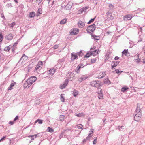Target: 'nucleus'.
<instances>
[{
	"mask_svg": "<svg viewBox=\"0 0 145 145\" xmlns=\"http://www.w3.org/2000/svg\"><path fill=\"white\" fill-rule=\"evenodd\" d=\"M37 80V78L35 76H32L29 78L25 82L24 84L25 88H28L32 84L35 82Z\"/></svg>",
	"mask_w": 145,
	"mask_h": 145,
	"instance_id": "f257e3e1",
	"label": "nucleus"
},
{
	"mask_svg": "<svg viewBox=\"0 0 145 145\" xmlns=\"http://www.w3.org/2000/svg\"><path fill=\"white\" fill-rule=\"evenodd\" d=\"M96 28L95 25L94 24L89 26L86 29L87 33H90V32L89 31V30L91 32H93L95 30Z\"/></svg>",
	"mask_w": 145,
	"mask_h": 145,
	"instance_id": "f03ea898",
	"label": "nucleus"
},
{
	"mask_svg": "<svg viewBox=\"0 0 145 145\" xmlns=\"http://www.w3.org/2000/svg\"><path fill=\"white\" fill-rule=\"evenodd\" d=\"M79 32V29L78 28H75L72 29L70 32V35H74L78 33Z\"/></svg>",
	"mask_w": 145,
	"mask_h": 145,
	"instance_id": "7ed1b4c3",
	"label": "nucleus"
},
{
	"mask_svg": "<svg viewBox=\"0 0 145 145\" xmlns=\"http://www.w3.org/2000/svg\"><path fill=\"white\" fill-rule=\"evenodd\" d=\"M90 85L92 86L98 88V89L101 86V84L97 82L96 81L91 82L90 83Z\"/></svg>",
	"mask_w": 145,
	"mask_h": 145,
	"instance_id": "20e7f679",
	"label": "nucleus"
},
{
	"mask_svg": "<svg viewBox=\"0 0 145 145\" xmlns=\"http://www.w3.org/2000/svg\"><path fill=\"white\" fill-rule=\"evenodd\" d=\"M67 76L70 80L72 81L75 77V74L73 73L70 72L67 74Z\"/></svg>",
	"mask_w": 145,
	"mask_h": 145,
	"instance_id": "39448f33",
	"label": "nucleus"
},
{
	"mask_svg": "<svg viewBox=\"0 0 145 145\" xmlns=\"http://www.w3.org/2000/svg\"><path fill=\"white\" fill-rule=\"evenodd\" d=\"M43 64L42 62L41 61H39L36 67H35V71H37L38 70H40L42 67Z\"/></svg>",
	"mask_w": 145,
	"mask_h": 145,
	"instance_id": "423d86ee",
	"label": "nucleus"
},
{
	"mask_svg": "<svg viewBox=\"0 0 145 145\" xmlns=\"http://www.w3.org/2000/svg\"><path fill=\"white\" fill-rule=\"evenodd\" d=\"M141 114H137L134 117V120L137 122L141 118Z\"/></svg>",
	"mask_w": 145,
	"mask_h": 145,
	"instance_id": "0eeeda50",
	"label": "nucleus"
},
{
	"mask_svg": "<svg viewBox=\"0 0 145 145\" xmlns=\"http://www.w3.org/2000/svg\"><path fill=\"white\" fill-rule=\"evenodd\" d=\"M120 63V61H114L112 62V64H113L111 66V69H115L114 67H116Z\"/></svg>",
	"mask_w": 145,
	"mask_h": 145,
	"instance_id": "6e6552de",
	"label": "nucleus"
},
{
	"mask_svg": "<svg viewBox=\"0 0 145 145\" xmlns=\"http://www.w3.org/2000/svg\"><path fill=\"white\" fill-rule=\"evenodd\" d=\"M68 82L69 79H67L65 80L63 84L62 85H61L60 88L61 89H63L65 88L68 84Z\"/></svg>",
	"mask_w": 145,
	"mask_h": 145,
	"instance_id": "1a4fd4ad",
	"label": "nucleus"
},
{
	"mask_svg": "<svg viewBox=\"0 0 145 145\" xmlns=\"http://www.w3.org/2000/svg\"><path fill=\"white\" fill-rule=\"evenodd\" d=\"M132 18V17L130 14L126 15L124 16L123 20L125 21L129 20Z\"/></svg>",
	"mask_w": 145,
	"mask_h": 145,
	"instance_id": "9d476101",
	"label": "nucleus"
},
{
	"mask_svg": "<svg viewBox=\"0 0 145 145\" xmlns=\"http://www.w3.org/2000/svg\"><path fill=\"white\" fill-rule=\"evenodd\" d=\"M84 23L81 21H79L78 23V25L79 27L82 28L85 25Z\"/></svg>",
	"mask_w": 145,
	"mask_h": 145,
	"instance_id": "9b49d317",
	"label": "nucleus"
},
{
	"mask_svg": "<svg viewBox=\"0 0 145 145\" xmlns=\"http://www.w3.org/2000/svg\"><path fill=\"white\" fill-rule=\"evenodd\" d=\"M71 60L72 61L78 58V56L75 53H71Z\"/></svg>",
	"mask_w": 145,
	"mask_h": 145,
	"instance_id": "f8f14e48",
	"label": "nucleus"
},
{
	"mask_svg": "<svg viewBox=\"0 0 145 145\" xmlns=\"http://www.w3.org/2000/svg\"><path fill=\"white\" fill-rule=\"evenodd\" d=\"M5 37L7 40H11L13 38V35L12 34L10 33L8 35H6Z\"/></svg>",
	"mask_w": 145,
	"mask_h": 145,
	"instance_id": "ddd939ff",
	"label": "nucleus"
},
{
	"mask_svg": "<svg viewBox=\"0 0 145 145\" xmlns=\"http://www.w3.org/2000/svg\"><path fill=\"white\" fill-rule=\"evenodd\" d=\"M98 90H99V95L98 96V97L99 99H101L103 98V94L102 93V90L100 88H98Z\"/></svg>",
	"mask_w": 145,
	"mask_h": 145,
	"instance_id": "4468645a",
	"label": "nucleus"
},
{
	"mask_svg": "<svg viewBox=\"0 0 145 145\" xmlns=\"http://www.w3.org/2000/svg\"><path fill=\"white\" fill-rule=\"evenodd\" d=\"M72 5L71 2H69L66 5L65 8L66 10H69L71 8Z\"/></svg>",
	"mask_w": 145,
	"mask_h": 145,
	"instance_id": "2eb2a0df",
	"label": "nucleus"
},
{
	"mask_svg": "<svg viewBox=\"0 0 145 145\" xmlns=\"http://www.w3.org/2000/svg\"><path fill=\"white\" fill-rule=\"evenodd\" d=\"M122 54L123 55H125L127 57L130 56V53L128 52V49H125L122 51Z\"/></svg>",
	"mask_w": 145,
	"mask_h": 145,
	"instance_id": "dca6fc26",
	"label": "nucleus"
},
{
	"mask_svg": "<svg viewBox=\"0 0 145 145\" xmlns=\"http://www.w3.org/2000/svg\"><path fill=\"white\" fill-rule=\"evenodd\" d=\"M93 52L89 51L87 52L86 55L84 56L85 58H89L90 56L93 55Z\"/></svg>",
	"mask_w": 145,
	"mask_h": 145,
	"instance_id": "f3484780",
	"label": "nucleus"
},
{
	"mask_svg": "<svg viewBox=\"0 0 145 145\" xmlns=\"http://www.w3.org/2000/svg\"><path fill=\"white\" fill-rule=\"evenodd\" d=\"M34 66V64L33 62L31 63L29 65H28L27 67V71L28 72H29L31 69H32L33 67Z\"/></svg>",
	"mask_w": 145,
	"mask_h": 145,
	"instance_id": "a211bd4d",
	"label": "nucleus"
},
{
	"mask_svg": "<svg viewBox=\"0 0 145 145\" xmlns=\"http://www.w3.org/2000/svg\"><path fill=\"white\" fill-rule=\"evenodd\" d=\"M10 85V86L8 88V90H12L13 88L12 87L14 86V85L16 84V82H14L13 81H12Z\"/></svg>",
	"mask_w": 145,
	"mask_h": 145,
	"instance_id": "6ab92c4d",
	"label": "nucleus"
},
{
	"mask_svg": "<svg viewBox=\"0 0 145 145\" xmlns=\"http://www.w3.org/2000/svg\"><path fill=\"white\" fill-rule=\"evenodd\" d=\"M139 105L138 103L137 104V108L136 110V112L138 113H140L141 114V113L140 112V107H139Z\"/></svg>",
	"mask_w": 145,
	"mask_h": 145,
	"instance_id": "aec40b11",
	"label": "nucleus"
},
{
	"mask_svg": "<svg viewBox=\"0 0 145 145\" xmlns=\"http://www.w3.org/2000/svg\"><path fill=\"white\" fill-rule=\"evenodd\" d=\"M55 70L54 69H52L49 70L48 71V72L49 74L51 75H53V74L55 73Z\"/></svg>",
	"mask_w": 145,
	"mask_h": 145,
	"instance_id": "412c9836",
	"label": "nucleus"
},
{
	"mask_svg": "<svg viewBox=\"0 0 145 145\" xmlns=\"http://www.w3.org/2000/svg\"><path fill=\"white\" fill-rule=\"evenodd\" d=\"M72 92L73 93V96L74 97H76L78 95V91L75 89L73 90Z\"/></svg>",
	"mask_w": 145,
	"mask_h": 145,
	"instance_id": "4be33fe9",
	"label": "nucleus"
},
{
	"mask_svg": "<svg viewBox=\"0 0 145 145\" xmlns=\"http://www.w3.org/2000/svg\"><path fill=\"white\" fill-rule=\"evenodd\" d=\"M92 37H93L95 40H98L100 39V37L99 36H96L95 35H92Z\"/></svg>",
	"mask_w": 145,
	"mask_h": 145,
	"instance_id": "5701e85b",
	"label": "nucleus"
},
{
	"mask_svg": "<svg viewBox=\"0 0 145 145\" xmlns=\"http://www.w3.org/2000/svg\"><path fill=\"white\" fill-rule=\"evenodd\" d=\"M42 10L41 8H39L37 11V16H39L40 14H41L42 13Z\"/></svg>",
	"mask_w": 145,
	"mask_h": 145,
	"instance_id": "b1692460",
	"label": "nucleus"
},
{
	"mask_svg": "<svg viewBox=\"0 0 145 145\" xmlns=\"http://www.w3.org/2000/svg\"><path fill=\"white\" fill-rule=\"evenodd\" d=\"M91 52H93V55L95 56L97 54H98V52H99V50H97L93 51H91Z\"/></svg>",
	"mask_w": 145,
	"mask_h": 145,
	"instance_id": "393cba45",
	"label": "nucleus"
},
{
	"mask_svg": "<svg viewBox=\"0 0 145 145\" xmlns=\"http://www.w3.org/2000/svg\"><path fill=\"white\" fill-rule=\"evenodd\" d=\"M12 47V46L11 45H9L8 46H7L5 47L4 49V50L5 51H9L10 50V48H11Z\"/></svg>",
	"mask_w": 145,
	"mask_h": 145,
	"instance_id": "a878e982",
	"label": "nucleus"
},
{
	"mask_svg": "<svg viewBox=\"0 0 145 145\" xmlns=\"http://www.w3.org/2000/svg\"><path fill=\"white\" fill-rule=\"evenodd\" d=\"M75 115L76 116L78 117H81L83 116H84L85 114L83 113L82 112L81 113L79 114H76Z\"/></svg>",
	"mask_w": 145,
	"mask_h": 145,
	"instance_id": "bb28decb",
	"label": "nucleus"
},
{
	"mask_svg": "<svg viewBox=\"0 0 145 145\" xmlns=\"http://www.w3.org/2000/svg\"><path fill=\"white\" fill-rule=\"evenodd\" d=\"M43 121L42 120L38 119L35 121V123L38 122L39 124H42L43 123Z\"/></svg>",
	"mask_w": 145,
	"mask_h": 145,
	"instance_id": "cd10ccee",
	"label": "nucleus"
},
{
	"mask_svg": "<svg viewBox=\"0 0 145 145\" xmlns=\"http://www.w3.org/2000/svg\"><path fill=\"white\" fill-rule=\"evenodd\" d=\"M88 7H83L80 9V11L81 12H85L86 11V10L88 9Z\"/></svg>",
	"mask_w": 145,
	"mask_h": 145,
	"instance_id": "c85d7f7f",
	"label": "nucleus"
},
{
	"mask_svg": "<svg viewBox=\"0 0 145 145\" xmlns=\"http://www.w3.org/2000/svg\"><path fill=\"white\" fill-rule=\"evenodd\" d=\"M77 55L80 57H82L83 55V53L82 52V50L77 53Z\"/></svg>",
	"mask_w": 145,
	"mask_h": 145,
	"instance_id": "c756f323",
	"label": "nucleus"
},
{
	"mask_svg": "<svg viewBox=\"0 0 145 145\" xmlns=\"http://www.w3.org/2000/svg\"><path fill=\"white\" fill-rule=\"evenodd\" d=\"M129 88L127 87H124L122 88L121 91H122L124 92L127 90Z\"/></svg>",
	"mask_w": 145,
	"mask_h": 145,
	"instance_id": "7c9ffc66",
	"label": "nucleus"
},
{
	"mask_svg": "<svg viewBox=\"0 0 145 145\" xmlns=\"http://www.w3.org/2000/svg\"><path fill=\"white\" fill-rule=\"evenodd\" d=\"M47 130L48 132L50 133H53L54 131V130L49 127H48L47 129Z\"/></svg>",
	"mask_w": 145,
	"mask_h": 145,
	"instance_id": "2f4dec72",
	"label": "nucleus"
},
{
	"mask_svg": "<svg viewBox=\"0 0 145 145\" xmlns=\"http://www.w3.org/2000/svg\"><path fill=\"white\" fill-rule=\"evenodd\" d=\"M65 95L64 94H62L61 95V98H60V100L61 101L63 102H64V97H63V96Z\"/></svg>",
	"mask_w": 145,
	"mask_h": 145,
	"instance_id": "473e14b6",
	"label": "nucleus"
},
{
	"mask_svg": "<svg viewBox=\"0 0 145 145\" xmlns=\"http://www.w3.org/2000/svg\"><path fill=\"white\" fill-rule=\"evenodd\" d=\"M35 15V13L34 12H30L29 14V16L30 18L34 17Z\"/></svg>",
	"mask_w": 145,
	"mask_h": 145,
	"instance_id": "72a5a7b5",
	"label": "nucleus"
},
{
	"mask_svg": "<svg viewBox=\"0 0 145 145\" xmlns=\"http://www.w3.org/2000/svg\"><path fill=\"white\" fill-rule=\"evenodd\" d=\"M92 136V135L91 133H89L87 137H86L87 139L88 140H89Z\"/></svg>",
	"mask_w": 145,
	"mask_h": 145,
	"instance_id": "f704fd0d",
	"label": "nucleus"
},
{
	"mask_svg": "<svg viewBox=\"0 0 145 145\" xmlns=\"http://www.w3.org/2000/svg\"><path fill=\"white\" fill-rule=\"evenodd\" d=\"M96 18L95 16L93 18L91 19L87 23L88 24H89L93 22L95 20V19Z\"/></svg>",
	"mask_w": 145,
	"mask_h": 145,
	"instance_id": "c9c22d12",
	"label": "nucleus"
},
{
	"mask_svg": "<svg viewBox=\"0 0 145 145\" xmlns=\"http://www.w3.org/2000/svg\"><path fill=\"white\" fill-rule=\"evenodd\" d=\"M77 127L79 129H83V126L81 124H80L77 125Z\"/></svg>",
	"mask_w": 145,
	"mask_h": 145,
	"instance_id": "e433bc0d",
	"label": "nucleus"
},
{
	"mask_svg": "<svg viewBox=\"0 0 145 145\" xmlns=\"http://www.w3.org/2000/svg\"><path fill=\"white\" fill-rule=\"evenodd\" d=\"M67 20L66 19H64L60 21V23L61 24H65Z\"/></svg>",
	"mask_w": 145,
	"mask_h": 145,
	"instance_id": "4c0bfd02",
	"label": "nucleus"
},
{
	"mask_svg": "<svg viewBox=\"0 0 145 145\" xmlns=\"http://www.w3.org/2000/svg\"><path fill=\"white\" fill-rule=\"evenodd\" d=\"M65 116L64 115H60L59 116V119L61 121H63L64 119Z\"/></svg>",
	"mask_w": 145,
	"mask_h": 145,
	"instance_id": "58836bf2",
	"label": "nucleus"
},
{
	"mask_svg": "<svg viewBox=\"0 0 145 145\" xmlns=\"http://www.w3.org/2000/svg\"><path fill=\"white\" fill-rule=\"evenodd\" d=\"M108 7H109L110 10H113L114 8V6L112 5L111 4H108Z\"/></svg>",
	"mask_w": 145,
	"mask_h": 145,
	"instance_id": "ea45409f",
	"label": "nucleus"
},
{
	"mask_svg": "<svg viewBox=\"0 0 145 145\" xmlns=\"http://www.w3.org/2000/svg\"><path fill=\"white\" fill-rule=\"evenodd\" d=\"M64 61V59L63 58L59 59L58 61V63L61 64Z\"/></svg>",
	"mask_w": 145,
	"mask_h": 145,
	"instance_id": "a19ab883",
	"label": "nucleus"
},
{
	"mask_svg": "<svg viewBox=\"0 0 145 145\" xmlns=\"http://www.w3.org/2000/svg\"><path fill=\"white\" fill-rule=\"evenodd\" d=\"M3 38V36L1 33H0V42L2 41Z\"/></svg>",
	"mask_w": 145,
	"mask_h": 145,
	"instance_id": "79ce46f5",
	"label": "nucleus"
},
{
	"mask_svg": "<svg viewBox=\"0 0 145 145\" xmlns=\"http://www.w3.org/2000/svg\"><path fill=\"white\" fill-rule=\"evenodd\" d=\"M16 24L15 22H13L10 25V28L13 27V26L15 25Z\"/></svg>",
	"mask_w": 145,
	"mask_h": 145,
	"instance_id": "37998d69",
	"label": "nucleus"
},
{
	"mask_svg": "<svg viewBox=\"0 0 145 145\" xmlns=\"http://www.w3.org/2000/svg\"><path fill=\"white\" fill-rule=\"evenodd\" d=\"M96 60V59L95 58L92 59H91V63H95Z\"/></svg>",
	"mask_w": 145,
	"mask_h": 145,
	"instance_id": "c03bdc74",
	"label": "nucleus"
},
{
	"mask_svg": "<svg viewBox=\"0 0 145 145\" xmlns=\"http://www.w3.org/2000/svg\"><path fill=\"white\" fill-rule=\"evenodd\" d=\"M95 139H94L93 142V144H95L97 143V137H95Z\"/></svg>",
	"mask_w": 145,
	"mask_h": 145,
	"instance_id": "a18cd8bd",
	"label": "nucleus"
},
{
	"mask_svg": "<svg viewBox=\"0 0 145 145\" xmlns=\"http://www.w3.org/2000/svg\"><path fill=\"white\" fill-rule=\"evenodd\" d=\"M80 67L79 66H78V65L76 69L77 71H76V72L77 73H78V71H80Z\"/></svg>",
	"mask_w": 145,
	"mask_h": 145,
	"instance_id": "49530a36",
	"label": "nucleus"
},
{
	"mask_svg": "<svg viewBox=\"0 0 145 145\" xmlns=\"http://www.w3.org/2000/svg\"><path fill=\"white\" fill-rule=\"evenodd\" d=\"M84 80V78L83 77H81L80 78H79L78 80V81L82 82L83 80Z\"/></svg>",
	"mask_w": 145,
	"mask_h": 145,
	"instance_id": "de8ad7c7",
	"label": "nucleus"
},
{
	"mask_svg": "<svg viewBox=\"0 0 145 145\" xmlns=\"http://www.w3.org/2000/svg\"><path fill=\"white\" fill-rule=\"evenodd\" d=\"M6 6L7 7H10L12 6L11 4V3H8L6 5Z\"/></svg>",
	"mask_w": 145,
	"mask_h": 145,
	"instance_id": "09e8293b",
	"label": "nucleus"
},
{
	"mask_svg": "<svg viewBox=\"0 0 145 145\" xmlns=\"http://www.w3.org/2000/svg\"><path fill=\"white\" fill-rule=\"evenodd\" d=\"M24 56H25L26 57H27V56H25V54H23V55H22V56L21 57V59H20V60L19 61V62L22 59H23Z\"/></svg>",
	"mask_w": 145,
	"mask_h": 145,
	"instance_id": "8fccbe9b",
	"label": "nucleus"
},
{
	"mask_svg": "<svg viewBox=\"0 0 145 145\" xmlns=\"http://www.w3.org/2000/svg\"><path fill=\"white\" fill-rule=\"evenodd\" d=\"M43 0H36V2L39 5L41 2Z\"/></svg>",
	"mask_w": 145,
	"mask_h": 145,
	"instance_id": "3c124183",
	"label": "nucleus"
},
{
	"mask_svg": "<svg viewBox=\"0 0 145 145\" xmlns=\"http://www.w3.org/2000/svg\"><path fill=\"white\" fill-rule=\"evenodd\" d=\"M18 119V116H16L14 120V121H16Z\"/></svg>",
	"mask_w": 145,
	"mask_h": 145,
	"instance_id": "603ef678",
	"label": "nucleus"
},
{
	"mask_svg": "<svg viewBox=\"0 0 145 145\" xmlns=\"http://www.w3.org/2000/svg\"><path fill=\"white\" fill-rule=\"evenodd\" d=\"M6 136H3L0 140V142L2 141H3L5 138Z\"/></svg>",
	"mask_w": 145,
	"mask_h": 145,
	"instance_id": "864d4df0",
	"label": "nucleus"
},
{
	"mask_svg": "<svg viewBox=\"0 0 145 145\" xmlns=\"http://www.w3.org/2000/svg\"><path fill=\"white\" fill-rule=\"evenodd\" d=\"M107 15V16L109 17L110 14H112V13L109 11H108L106 13Z\"/></svg>",
	"mask_w": 145,
	"mask_h": 145,
	"instance_id": "5fc2aeb1",
	"label": "nucleus"
},
{
	"mask_svg": "<svg viewBox=\"0 0 145 145\" xmlns=\"http://www.w3.org/2000/svg\"><path fill=\"white\" fill-rule=\"evenodd\" d=\"M115 71H116V72L117 74H118L119 73H120V71L117 69H115Z\"/></svg>",
	"mask_w": 145,
	"mask_h": 145,
	"instance_id": "6e6d98bb",
	"label": "nucleus"
},
{
	"mask_svg": "<svg viewBox=\"0 0 145 145\" xmlns=\"http://www.w3.org/2000/svg\"><path fill=\"white\" fill-rule=\"evenodd\" d=\"M109 19L110 20H112L113 19V16L112 15H110L109 16Z\"/></svg>",
	"mask_w": 145,
	"mask_h": 145,
	"instance_id": "4d7b16f0",
	"label": "nucleus"
},
{
	"mask_svg": "<svg viewBox=\"0 0 145 145\" xmlns=\"http://www.w3.org/2000/svg\"><path fill=\"white\" fill-rule=\"evenodd\" d=\"M84 64L83 63H81L78 66H79L80 67V68H82L84 66L83 65Z\"/></svg>",
	"mask_w": 145,
	"mask_h": 145,
	"instance_id": "13d9d810",
	"label": "nucleus"
},
{
	"mask_svg": "<svg viewBox=\"0 0 145 145\" xmlns=\"http://www.w3.org/2000/svg\"><path fill=\"white\" fill-rule=\"evenodd\" d=\"M119 59V57L117 56H116L115 57V58H114V59L115 60H118Z\"/></svg>",
	"mask_w": 145,
	"mask_h": 145,
	"instance_id": "bf43d9fd",
	"label": "nucleus"
},
{
	"mask_svg": "<svg viewBox=\"0 0 145 145\" xmlns=\"http://www.w3.org/2000/svg\"><path fill=\"white\" fill-rule=\"evenodd\" d=\"M14 123V121H10L9 122V124H10L11 125H13Z\"/></svg>",
	"mask_w": 145,
	"mask_h": 145,
	"instance_id": "052dcab7",
	"label": "nucleus"
},
{
	"mask_svg": "<svg viewBox=\"0 0 145 145\" xmlns=\"http://www.w3.org/2000/svg\"><path fill=\"white\" fill-rule=\"evenodd\" d=\"M35 134V135H32V137H35V138H36L37 136V135L38 134Z\"/></svg>",
	"mask_w": 145,
	"mask_h": 145,
	"instance_id": "680f3d73",
	"label": "nucleus"
},
{
	"mask_svg": "<svg viewBox=\"0 0 145 145\" xmlns=\"http://www.w3.org/2000/svg\"><path fill=\"white\" fill-rule=\"evenodd\" d=\"M37 100H36L37 101H38V103H37L36 104H39L40 103V99H37Z\"/></svg>",
	"mask_w": 145,
	"mask_h": 145,
	"instance_id": "e2e57ef3",
	"label": "nucleus"
},
{
	"mask_svg": "<svg viewBox=\"0 0 145 145\" xmlns=\"http://www.w3.org/2000/svg\"><path fill=\"white\" fill-rule=\"evenodd\" d=\"M102 75L103 76H104V77L106 75V72H103Z\"/></svg>",
	"mask_w": 145,
	"mask_h": 145,
	"instance_id": "0e129e2a",
	"label": "nucleus"
},
{
	"mask_svg": "<svg viewBox=\"0 0 145 145\" xmlns=\"http://www.w3.org/2000/svg\"><path fill=\"white\" fill-rule=\"evenodd\" d=\"M136 60H137V61L138 63L140 61V59L138 57V59H136Z\"/></svg>",
	"mask_w": 145,
	"mask_h": 145,
	"instance_id": "69168bd1",
	"label": "nucleus"
},
{
	"mask_svg": "<svg viewBox=\"0 0 145 145\" xmlns=\"http://www.w3.org/2000/svg\"><path fill=\"white\" fill-rule=\"evenodd\" d=\"M58 47V46H57V45H54L53 46V48L54 49H57Z\"/></svg>",
	"mask_w": 145,
	"mask_h": 145,
	"instance_id": "338daca9",
	"label": "nucleus"
},
{
	"mask_svg": "<svg viewBox=\"0 0 145 145\" xmlns=\"http://www.w3.org/2000/svg\"><path fill=\"white\" fill-rule=\"evenodd\" d=\"M87 140H88L87 139V138L84 139L83 140V143L85 142Z\"/></svg>",
	"mask_w": 145,
	"mask_h": 145,
	"instance_id": "774afa93",
	"label": "nucleus"
}]
</instances>
